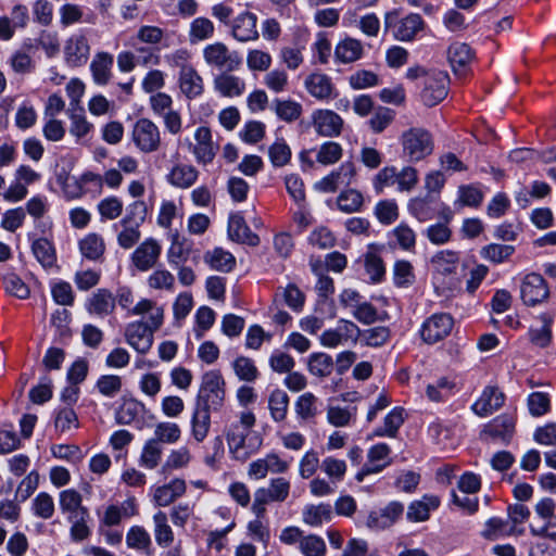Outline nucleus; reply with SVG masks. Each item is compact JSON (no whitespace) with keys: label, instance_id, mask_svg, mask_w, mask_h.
Wrapping results in <instances>:
<instances>
[{"label":"nucleus","instance_id":"f257e3e1","mask_svg":"<svg viewBox=\"0 0 556 556\" xmlns=\"http://www.w3.org/2000/svg\"><path fill=\"white\" fill-rule=\"evenodd\" d=\"M130 315L144 316L147 320L129 323L125 328L126 342L138 353L147 354L154 341V332L161 328L164 321V309L150 299L140 300L129 311Z\"/></svg>","mask_w":556,"mask_h":556},{"label":"nucleus","instance_id":"f03ea898","mask_svg":"<svg viewBox=\"0 0 556 556\" xmlns=\"http://www.w3.org/2000/svg\"><path fill=\"white\" fill-rule=\"evenodd\" d=\"M178 146L191 153L198 164L213 163L218 153V144L213 139L210 127L201 125L195 128L192 137L178 140Z\"/></svg>","mask_w":556,"mask_h":556},{"label":"nucleus","instance_id":"7ed1b4c3","mask_svg":"<svg viewBox=\"0 0 556 556\" xmlns=\"http://www.w3.org/2000/svg\"><path fill=\"white\" fill-rule=\"evenodd\" d=\"M225 380L218 370H210L202 376L195 405L212 412L222 409L225 403Z\"/></svg>","mask_w":556,"mask_h":556},{"label":"nucleus","instance_id":"20e7f679","mask_svg":"<svg viewBox=\"0 0 556 556\" xmlns=\"http://www.w3.org/2000/svg\"><path fill=\"white\" fill-rule=\"evenodd\" d=\"M256 417L251 410L241 412L233 420H228L224 428V435L228 448L237 458H240L245 446V440L255 426Z\"/></svg>","mask_w":556,"mask_h":556},{"label":"nucleus","instance_id":"39448f33","mask_svg":"<svg viewBox=\"0 0 556 556\" xmlns=\"http://www.w3.org/2000/svg\"><path fill=\"white\" fill-rule=\"evenodd\" d=\"M404 154L412 162H419L433 152L432 135L425 128L413 127L401 136Z\"/></svg>","mask_w":556,"mask_h":556},{"label":"nucleus","instance_id":"423d86ee","mask_svg":"<svg viewBox=\"0 0 556 556\" xmlns=\"http://www.w3.org/2000/svg\"><path fill=\"white\" fill-rule=\"evenodd\" d=\"M203 60L208 67L222 72H235L240 68L242 58L224 42L216 41L204 47Z\"/></svg>","mask_w":556,"mask_h":556},{"label":"nucleus","instance_id":"0eeeda50","mask_svg":"<svg viewBox=\"0 0 556 556\" xmlns=\"http://www.w3.org/2000/svg\"><path fill=\"white\" fill-rule=\"evenodd\" d=\"M448 74L444 71L431 70L427 73L421 92V100L427 106H434L447 96Z\"/></svg>","mask_w":556,"mask_h":556},{"label":"nucleus","instance_id":"6e6552de","mask_svg":"<svg viewBox=\"0 0 556 556\" xmlns=\"http://www.w3.org/2000/svg\"><path fill=\"white\" fill-rule=\"evenodd\" d=\"M361 336L359 327L348 319H340L334 328L325 330L320 337L319 342L323 346L334 349L349 341L355 343Z\"/></svg>","mask_w":556,"mask_h":556},{"label":"nucleus","instance_id":"1a4fd4ad","mask_svg":"<svg viewBox=\"0 0 556 556\" xmlns=\"http://www.w3.org/2000/svg\"><path fill=\"white\" fill-rule=\"evenodd\" d=\"M132 140L141 152L151 153L161 146V132L152 121L140 118L134 126Z\"/></svg>","mask_w":556,"mask_h":556},{"label":"nucleus","instance_id":"9d476101","mask_svg":"<svg viewBox=\"0 0 556 556\" xmlns=\"http://www.w3.org/2000/svg\"><path fill=\"white\" fill-rule=\"evenodd\" d=\"M161 253V243L154 238H147L131 253V265L139 271H148L157 264Z\"/></svg>","mask_w":556,"mask_h":556},{"label":"nucleus","instance_id":"9b49d317","mask_svg":"<svg viewBox=\"0 0 556 556\" xmlns=\"http://www.w3.org/2000/svg\"><path fill=\"white\" fill-rule=\"evenodd\" d=\"M356 176L354 163L344 162L339 168L318 180L314 188L325 193L336 192L340 187L350 186Z\"/></svg>","mask_w":556,"mask_h":556},{"label":"nucleus","instance_id":"f8f14e48","mask_svg":"<svg viewBox=\"0 0 556 556\" xmlns=\"http://www.w3.org/2000/svg\"><path fill=\"white\" fill-rule=\"evenodd\" d=\"M289 462L282 459L276 453H268L262 458H257L250 463L248 476L254 480L266 478L270 473H285L289 470Z\"/></svg>","mask_w":556,"mask_h":556},{"label":"nucleus","instance_id":"ddd939ff","mask_svg":"<svg viewBox=\"0 0 556 556\" xmlns=\"http://www.w3.org/2000/svg\"><path fill=\"white\" fill-rule=\"evenodd\" d=\"M391 448L386 443L372 445L367 452V462L357 472L356 480L362 482L368 475L379 473L391 465Z\"/></svg>","mask_w":556,"mask_h":556},{"label":"nucleus","instance_id":"4468645a","mask_svg":"<svg viewBox=\"0 0 556 556\" xmlns=\"http://www.w3.org/2000/svg\"><path fill=\"white\" fill-rule=\"evenodd\" d=\"M520 296L526 305L534 306L548 296V288L544 278L535 273L523 277L520 285Z\"/></svg>","mask_w":556,"mask_h":556},{"label":"nucleus","instance_id":"2eb2a0df","mask_svg":"<svg viewBox=\"0 0 556 556\" xmlns=\"http://www.w3.org/2000/svg\"><path fill=\"white\" fill-rule=\"evenodd\" d=\"M230 34L239 42L256 41L260 38L257 16L250 11L238 14L230 23Z\"/></svg>","mask_w":556,"mask_h":556},{"label":"nucleus","instance_id":"dca6fc26","mask_svg":"<svg viewBox=\"0 0 556 556\" xmlns=\"http://www.w3.org/2000/svg\"><path fill=\"white\" fill-rule=\"evenodd\" d=\"M404 506L400 502H391L386 507L374 510L368 515L366 526L374 531L392 527L403 515Z\"/></svg>","mask_w":556,"mask_h":556},{"label":"nucleus","instance_id":"f3484780","mask_svg":"<svg viewBox=\"0 0 556 556\" xmlns=\"http://www.w3.org/2000/svg\"><path fill=\"white\" fill-rule=\"evenodd\" d=\"M64 61L72 67L84 65L90 54V46L88 39L83 34H74L70 36L64 45Z\"/></svg>","mask_w":556,"mask_h":556},{"label":"nucleus","instance_id":"a211bd4d","mask_svg":"<svg viewBox=\"0 0 556 556\" xmlns=\"http://www.w3.org/2000/svg\"><path fill=\"white\" fill-rule=\"evenodd\" d=\"M453 319L447 314H434L421 327V337L427 343H435L445 338L452 330Z\"/></svg>","mask_w":556,"mask_h":556},{"label":"nucleus","instance_id":"6ab92c4d","mask_svg":"<svg viewBox=\"0 0 556 556\" xmlns=\"http://www.w3.org/2000/svg\"><path fill=\"white\" fill-rule=\"evenodd\" d=\"M312 123L316 132L324 137H337L343 128V119L331 110H315L312 113Z\"/></svg>","mask_w":556,"mask_h":556},{"label":"nucleus","instance_id":"aec40b11","mask_svg":"<svg viewBox=\"0 0 556 556\" xmlns=\"http://www.w3.org/2000/svg\"><path fill=\"white\" fill-rule=\"evenodd\" d=\"M187 491V483L184 479L174 478L169 482L153 489L152 502L156 507H167Z\"/></svg>","mask_w":556,"mask_h":556},{"label":"nucleus","instance_id":"412c9836","mask_svg":"<svg viewBox=\"0 0 556 556\" xmlns=\"http://www.w3.org/2000/svg\"><path fill=\"white\" fill-rule=\"evenodd\" d=\"M139 514L138 504L135 497H129L119 505H109L101 519V526L114 527L118 526L123 519L135 517Z\"/></svg>","mask_w":556,"mask_h":556},{"label":"nucleus","instance_id":"4be33fe9","mask_svg":"<svg viewBox=\"0 0 556 556\" xmlns=\"http://www.w3.org/2000/svg\"><path fill=\"white\" fill-rule=\"evenodd\" d=\"M505 402V395L498 388L486 387L480 397L472 404L471 409L480 417H486L500 409Z\"/></svg>","mask_w":556,"mask_h":556},{"label":"nucleus","instance_id":"5701e85b","mask_svg":"<svg viewBox=\"0 0 556 556\" xmlns=\"http://www.w3.org/2000/svg\"><path fill=\"white\" fill-rule=\"evenodd\" d=\"M114 58L105 51L97 52L90 62L92 80L98 86L108 85L113 76Z\"/></svg>","mask_w":556,"mask_h":556},{"label":"nucleus","instance_id":"b1692460","mask_svg":"<svg viewBox=\"0 0 556 556\" xmlns=\"http://www.w3.org/2000/svg\"><path fill=\"white\" fill-rule=\"evenodd\" d=\"M86 309L90 315L105 317L115 309V298L108 289H98L86 302Z\"/></svg>","mask_w":556,"mask_h":556},{"label":"nucleus","instance_id":"393cba45","mask_svg":"<svg viewBox=\"0 0 556 556\" xmlns=\"http://www.w3.org/2000/svg\"><path fill=\"white\" fill-rule=\"evenodd\" d=\"M231 72H222L213 79V86L216 92L226 98L241 97L245 91V81L230 74Z\"/></svg>","mask_w":556,"mask_h":556},{"label":"nucleus","instance_id":"a878e982","mask_svg":"<svg viewBox=\"0 0 556 556\" xmlns=\"http://www.w3.org/2000/svg\"><path fill=\"white\" fill-rule=\"evenodd\" d=\"M178 85L187 99H195L204 92V81L199 72L192 66L179 71Z\"/></svg>","mask_w":556,"mask_h":556},{"label":"nucleus","instance_id":"bb28decb","mask_svg":"<svg viewBox=\"0 0 556 556\" xmlns=\"http://www.w3.org/2000/svg\"><path fill=\"white\" fill-rule=\"evenodd\" d=\"M304 85L307 92L320 101L331 99L336 92L331 78L323 73H312L306 77Z\"/></svg>","mask_w":556,"mask_h":556},{"label":"nucleus","instance_id":"cd10ccee","mask_svg":"<svg viewBox=\"0 0 556 556\" xmlns=\"http://www.w3.org/2000/svg\"><path fill=\"white\" fill-rule=\"evenodd\" d=\"M59 505L67 519L89 516L88 508L83 505L81 494L75 489L63 490L59 495Z\"/></svg>","mask_w":556,"mask_h":556},{"label":"nucleus","instance_id":"c85d7f7f","mask_svg":"<svg viewBox=\"0 0 556 556\" xmlns=\"http://www.w3.org/2000/svg\"><path fill=\"white\" fill-rule=\"evenodd\" d=\"M447 59L456 75H465L473 60V51L467 43L454 42L448 47Z\"/></svg>","mask_w":556,"mask_h":556},{"label":"nucleus","instance_id":"c756f323","mask_svg":"<svg viewBox=\"0 0 556 556\" xmlns=\"http://www.w3.org/2000/svg\"><path fill=\"white\" fill-rule=\"evenodd\" d=\"M228 235L231 240L250 245H257L260 238L252 232L240 213L231 214L228 220Z\"/></svg>","mask_w":556,"mask_h":556},{"label":"nucleus","instance_id":"7c9ffc66","mask_svg":"<svg viewBox=\"0 0 556 556\" xmlns=\"http://www.w3.org/2000/svg\"><path fill=\"white\" fill-rule=\"evenodd\" d=\"M364 54L363 42L356 38L345 37L334 48V56L338 62L348 64L362 59Z\"/></svg>","mask_w":556,"mask_h":556},{"label":"nucleus","instance_id":"2f4dec72","mask_svg":"<svg viewBox=\"0 0 556 556\" xmlns=\"http://www.w3.org/2000/svg\"><path fill=\"white\" fill-rule=\"evenodd\" d=\"M211 412L194 405L190 419V434L197 443L203 442L211 429Z\"/></svg>","mask_w":556,"mask_h":556},{"label":"nucleus","instance_id":"473e14b6","mask_svg":"<svg viewBox=\"0 0 556 556\" xmlns=\"http://www.w3.org/2000/svg\"><path fill=\"white\" fill-rule=\"evenodd\" d=\"M199 177V170L190 164L178 163L167 175L168 182L180 189H188L192 187Z\"/></svg>","mask_w":556,"mask_h":556},{"label":"nucleus","instance_id":"72a5a7b5","mask_svg":"<svg viewBox=\"0 0 556 556\" xmlns=\"http://www.w3.org/2000/svg\"><path fill=\"white\" fill-rule=\"evenodd\" d=\"M440 506V498L435 495H424L421 500L414 501L407 508V519L413 522L426 521L430 513Z\"/></svg>","mask_w":556,"mask_h":556},{"label":"nucleus","instance_id":"f704fd0d","mask_svg":"<svg viewBox=\"0 0 556 556\" xmlns=\"http://www.w3.org/2000/svg\"><path fill=\"white\" fill-rule=\"evenodd\" d=\"M555 315L553 313H543L536 317L540 325L538 327H531L529 331L530 341L539 346L546 348L552 342V325L554 323Z\"/></svg>","mask_w":556,"mask_h":556},{"label":"nucleus","instance_id":"c9c22d12","mask_svg":"<svg viewBox=\"0 0 556 556\" xmlns=\"http://www.w3.org/2000/svg\"><path fill=\"white\" fill-rule=\"evenodd\" d=\"M422 27L424 21L419 14H408L393 25V35L400 41H410Z\"/></svg>","mask_w":556,"mask_h":556},{"label":"nucleus","instance_id":"e433bc0d","mask_svg":"<svg viewBox=\"0 0 556 556\" xmlns=\"http://www.w3.org/2000/svg\"><path fill=\"white\" fill-rule=\"evenodd\" d=\"M191 244L177 231L170 235V245L167 250V262L170 266L178 267L186 263L190 256Z\"/></svg>","mask_w":556,"mask_h":556},{"label":"nucleus","instance_id":"4c0bfd02","mask_svg":"<svg viewBox=\"0 0 556 556\" xmlns=\"http://www.w3.org/2000/svg\"><path fill=\"white\" fill-rule=\"evenodd\" d=\"M515 431V419L509 415H500L484 429V433L494 440L508 442Z\"/></svg>","mask_w":556,"mask_h":556},{"label":"nucleus","instance_id":"58836bf2","mask_svg":"<svg viewBox=\"0 0 556 556\" xmlns=\"http://www.w3.org/2000/svg\"><path fill=\"white\" fill-rule=\"evenodd\" d=\"M144 412V405L132 399L123 397L115 412V420L118 425H131L140 419Z\"/></svg>","mask_w":556,"mask_h":556},{"label":"nucleus","instance_id":"ea45409f","mask_svg":"<svg viewBox=\"0 0 556 556\" xmlns=\"http://www.w3.org/2000/svg\"><path fill=\"white\" fill-rule=\"evenodd\" d=\"M125 542L129 549L140 552L144 555L151 554L152 539L150 533L142 526H131L126 533Z\"/></svg>","mask_w":556,"mask_h":556},{"label":"nucleus","instance_id":"a19ab883","mask_svg":"<svg viewBox=\"0 0 556 556\" xmlns=\"http://www.w3.org/2000/svg\"><path fill=\"white\" fill-rule=\"evenodd\" d=\"M523 533V529L515 528L511 526L508 519H502L498 517L490 518L485 522L484 530L482 531L483 538L488 540H497L500 538L509 535H520Z\"/></svg>","mask_w":556,"mask_h":556},{"label":"nucleus","instance_id":"79ce46f5","mask_svg":"<svg viewBox=\"0 0 556 556\" xmlns=\"http://www.w3.org/2000/svg\"><path fill=\"white\" fill-rule=\"evenodd\" d=\"M430 263L437 274L450 276L456 273L459 254L452 250H442L431 257Z\"/></svg>","mask_w":556,"mask_h":556},{"label":"nucleus","instance_id":"37998d69","mask_svg":"<svg viewBox=\"0 0 556 556\" xmlns=\"http://www.w3.org/2000/svg\"><path fill=\"white\" fill-rule=\"evenodd\" d=\"M280 302H283L294 312H300L304 305L305 295L294 283H289L285 288H279L275 294L274 305L277 308Z\"/></svg>","mask_w":556,"mask_h":556},{"label":"nucleus","instance_id":"c03bdc74","mask_svg":"<svg viewBox=\"0 0 556 556\" xmlns=\"http://www.w3.org/2000/svg\"><path fill=\"white\" fill-rule=\"evenodd\" d=\"M404 422V409L402 407H394L383 419V426L374 430L368 439L389 437L394 438Z\"/></svg>","mask_w":556,"mask_h":556},{"label":"nucleus","instance_id":"a18cd8bd","mask_svg":"<svg viewBox=\"0 0 556 556\" xmlns=\"http://www.w3.org/2000/svg\"><path fill=\"white\" fill-rule=\"evenodd\" d=\"M204 262L213 269L229 273L236 265L235 256L223 248H215L204 253Z\"/></svg>","mask_w":556,"mask_h":556},{"label":"nucleus","instance_id":"49530a36","mask_svg":"<svg viewBox=\"0 0 556 556\" xmlns=\"http://www.w3.org/2000/svg\"><path fill=\"white\" fill-rule=\"evenodd\" d=\"M81 255L90 261L100 260L105 252V242L102 236L96 232L87 233L78 242Z\"/></svg>","mask_w":556,"mask_h":556},{"label":"nucleus","instance_id":"de8ad7c7","mask_svg":"<svg viewBox=\"0 0 556 556\" xmlns=\"http://www.w3.org/2000/svg\"><path fill=\"white\" fill-rule=\"evenodd\" d=\"M154 539L159 546L168 547L174 542V532L168 523V516L163 510H157L153 517Z\"/></svg>","mask_w":556,"mask_h":556},{"label":"nucleus","instance_id":"09e8293b","mask_svg":"<svg viewBox=\"0 0 556 556\" xmlns=\"http://www.w3.org/2000/svg\"><path fill=\"white\" fill-rule=\"evenodd\" d=\"M455 391L456 383L446 377H442L427 384L426 396L431 402L440 403L451 397Z\"/></svg>","mask_w":556,"mask_h":556},{"label":"nucleus","instance_id":"8fccbe9b","mask_svg":"<svg viewBox=\"0 0 556 556\" xmlns=\"http://www.w3.org/2000/svg\"><path fill=\"white\" fill-rule=\"evenodd\" d=\"M31 252L45 268H51L56 263V253L53 243L47 238H37L31 242Z\"/></svg>","mask_w":556,"mask_h":556},{"label":"nucleus","instance_id":"3c124183","mask_svg":"<svg viewBox=\"0 0 556 556\" xmlns=\"http://www.w3.org/2000/svg\"><path fill=\"white\" fill-rule=\"evenodd\" d=\"M290 397L283 390L275 389L268 399V408L270 417L276 422H281L287 418Z\"/></svg>","mask_w":556,"mask_h":556},{"label":"nucleus","instance_id":"603ef678","mask_svg":"<svg viewBox=\"0 0 556 556\" xmlns=\"http://www.w3.org/2000/svg\"><path fill=\"white\" fill-rule=\"evenodd\" d=\"M303 522L311 527H319L328 522L332 517V509L329 504L306 505L302 513Z\"/></svg>","mask_w":556,"mask_h":556},{"label":"nucleus","instance_id":"864d4df0","mask_svg":"<svg viewBox=\"0 0 556 556\" xmlns=\"http://www.w3.org/2000/svg\"><path fill=\"white\" fill-rule=\"evenodd\" d=\"M290 482L282 477L273 478L267 488H260L258 491L269 502H285L290 494Z\"/></svg>","mask_w":556,"mask_h":556},{"label":"nucleus","instance_id":"5fc2aeb1","mask_svg":"<svg viewBox=\"0 0 556 556\" xmlns=\"http://www.w3.org/2000/svg\"><path fill=\"white\" fill-rule=\"evenodd\" d=\"M123 229L117 235V243L122 249L129 250L135 247L141 238L140 225L131 224V216H125L121 220Z\"/></svg>","mask_w":556,"mask_h":556},{"label":"nucleus","instance_id":"6e6d98bb","mask_svg":"<svg viewBox=\"0 0 556 556\" xmlns=\"http://www.w3.org/2000/svg\"><path fill=\"white\" fill-rule=\"evenodd\" d=\"M214 23L207 17H197L190 23L189 40L192 43L207 40L214 36Z\"/></svg>","mask_w":556,"mask_h":556},{"label":"nucleus","instance_id":"4d7b16f0","mask_svg":"<svg viewBox=\"0 0 556 556\" xmlns=\"http://www.w3.org/2000/svg\"><path fill=\"white\" fill-rule=\"evenodd\" d=\"M432 202L433 198L430 194L413 198L408 202V211L419 222H427L434 216Z\"/></svg>","mask_w":556,"mask_h":556},{"label":"nucleus","instance_id":"13d9d810","mask_svg":"<svg viewBox=\"0 0 556 556\" xmlns=\"http://www.w3.org/2000/svg\"><path fill=\"white\" fill-rule=\"evenodd\" d=\"M336 203L341 212L352 214L361 211L364 204V198L356 189H346L338 195Z\"/></svg>","mask_w":556,"mask_h":556},{"label":"nucleus","instance_id":"bf43d9fd","mask_svg":"<svg viewBox=\"0 0 556 556\" xmlns=\"http://www.w3.org/2000/svg\"><path fill=\"white\" fill-rule=\"evenodd\" d=\"M163 448L157 440L149 439L143 447L139 458V465L146 469H154L162 459Z\"/></svg>","mask_w":556,"mask_h":556},{"label":"nucleus","instance_id":"052dcab7","mask_svg":"<svg viewBox=\"0 0 556 556\" xmlns=\"http://www.w3.org/2000/svg\"><path fill=\"white\" fill-rule=\"evenodd\" d=\"M8 64L10 65L13 73L17 75H27L35 71L36 63L33 56L22 50H15L12 52L8 60Z\"/></svg>","mask_w":556,"mask_h":556},{"label":"nucleus","instance_id":"680f3d73","mask_svg":"<svg viewBox=\"0 0 556 556\" xmlns=\"http://www.w3.org/2000/svg\"><path fill=\"white\" fill-rule=\"evenodd\" d=\"M274 110L276 115L283 122L292 123L296 121L303 112L302 104L294 100H280L274 101Z\"/></svg>","mask_w":556,"mask_h":556},{"label":"nucleus","instance_id":"e2e57ef3","mask_svg":"<svg viewBox=\"0 0 556 556\" xmlns=\"http://www.w3.org/2000/svg\"><path fill=\"white\" fill-rule=\"evenodd\" d=\"M308 371L316 377H328L333 370L332 357L326 353H313L308 357Z\"/></svg>","mask_w":556,"mask_h":556},{"label":"nucleus","instance_id":"0e129e2a","mask_svg":"<svg viewBox=\"0 0 556 556\" xmlns=\"http://www.w3.org/2000/svg\"><path fill=\"white\" fill-rule=\"evenodd\" d=\"M175 281V276L165 268L153 270L147 279V283L150 289L166 292L174 291Z\"/></svg>","mask_w":556,"mask_h":556},{"label":"nucleus","instance_id":"69168bd1","mask_svg":"<svg viewBox=\"0 0 556 556\" xmlns=\"http://www.w3.org/2000/svg\"><path fill=\"white\" fill-rule=\"evenodd\" d=\"M181 437L180 427L170 421H161L155 425L154 428V438L151 440H157L159 444H174L179 441Z\"/></svg>","mask_w":556,"mask_h":556},{"label":"nucleus","instance_id":"338daca9","mask_svg":"<svg viewBox=\"0 0 556 556\" xmlns=\"http://www.w3.org/2000/svg\"><path fill=\"white\" fill-rule=\"evenodd\" d=\"M364 266L369 279L379 282L384 277L386 267L381 256L375 251H367L364 255Z\"/></svg>","mask_w":556,"mask_h":556},{"label":"nucleus","instance_id":"774afa93","mask_svg":"<svg viewBox=\"0 0 556 556\" xmlns=\"http://www.w3.org/2000/svg\"><path fill=\"white\" fill-rule=\"evenodd\" d=\"M299 548L304 556H325L327 551L324 539L316 534L303 535Z\"/></svg>","mask_w":556,"mask_h":556}]
</instances>
